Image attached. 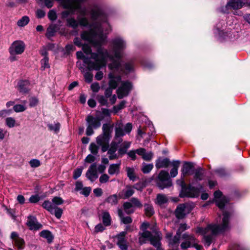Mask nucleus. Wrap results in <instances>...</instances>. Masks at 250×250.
<instances>
[{
    "label": "nucleus",
    "mask_w": 250,
    "mask_h": 250,
    "mask_svg": "<svg viewBox=\"0 0 250 250\" xmlns=\"http://www.w3.org/2000/svg\"><path fill=\"white\" fill-rule=\"evenodd\" d=\"M103 133L98 136L96 142L98 145L102 147L103 152H105L109 147V142L110 138V129L107 125L104 124L103 125Z\"/></svg>",
    "instance_id": "nucleus-5"
},
{
    "label": "nucleus",
    "mask_w": 250,
    "mask_h": 250,
    "mask_svg": "<svg viewBox=\"0 0 250 250\" xmlns=\"http://www.w3.org/2000/svg\"><path fill=\"white\" fill-rule=\"evenodd\" d=\"M214 196L216 205L223 212V216L219 215L216 219V223L209 224L205 228L198 227L196 230V233L203 236L205 245L207 247L211 243L214 236L227 231L230 228V213L224 210V207L229 201L228 199L223 196L219 190L214 193Z\"/></svg>",
    "instance_id": "nucleus-2"
},
{
    "label": "nucleus",
    "mask_w": 250,
    "mask_h": 250,
    "mask_svg": "<svg viewBox=\"0 0 250 250\" xmlns=\"http://www.w3.org/2000/svg\"><path fill=\"white\" fill-rule=\"evenodd\" d=\"M189 207L185 204L179 205L175 210V215L179 219L183 218L189 212Z\"/></svg>",
    "instance_id": "nucleus-18"
},
{
    "label": "nucleus",
    "mask_w": 250,
    "mask_h": 250,
    "mask_svg": "<svg viewBox=\"0 0 250 250\" xmlns=\"http://www.w3.org/2000/svg\"><path fill=\"white\" fill-rule=\"evenodd\" d=\"M195 183L193 181L188 187H186V184L182 179L181 181V196L191 198L198 197L199 196L200 191L203 189V187L202 185H200L199 188H195L192 186Z\"/></svg>",
    "instance_id": "nucleus-6"
},
{
    "label": "nucleus",
    "mask_w": 250,
    "mask_h": 250,
    "mask_svg": "<svg viewBox=\"0 0 250 250\" xmlns=\"http://www.w3.org/2000/svg\"><path fill=\"white\" fill-rule=\"evenodd\" d=\"M29 82L28 81H20L18 83V90L23 93H26L29 90Z\"/></svg>",
    "instance_id": "nucleus-21"
},
{
    "label": "nucleus",
    "mask_w": 250,
    "mask_h": 250,
    "mask_svg": "<svg viewBox=\"0 0 250 250\" xmlns=\"http://www.w3.org/2000/svg\"><path fill=\"white\" fill-rule=\"evenodd\" d=\"M5 124L9 128H13L18 125L16 120L11 117H7L5 119Z\"/></svg>",
    "instance_id": "nucleus-32"
},
{
    "label": "nucleus",
    "mask_w": 250,
    "mask_h": 250,
    "mask_svg": "<svg viewBox=\"0 0 250 250\" xmlns=\"http://www.w3.org/2000/svg\"><path fill=\"white\" fill-rule=\"evenodd\" d=\"M104 229V226L102 224H99L96 225L95 227V232L97 233L99 232H101Z\"/></svg>",
    "instance_id": "nucleus-64"
},
{
    "label": "nucleus",
    "mask_w": 250,
    "mask_h": 250,
    "mask_svg": "<svg viewBox=\"0 0 250 250\" xmlns=\"http://www.w3.org/2000/svg\"><path fill=\"white\" fill-rule=\"evenodd\" d=\"M29 21V18L27 16H24L18 21L17 24L19 26L22 27L26 24Z\"/></svg>",
    "instance_id": "nucleus-41"
},
{
    "label": "nucleus",
    "mask_w": 250,
    "mask_h": 250,
    "mask_svg": "<svg viewBox=\"0 0 250 250\" xmlns=\"http://www.w3.org/2000/svg\"><path fill=\"white\" fill-rule=\"evenodd\" d=\"M131 145L130 142L125 141L123 142L120 148L118 150V153L121 155L125 154L126 153L127 150L129 148Z\"/></svg>",
    "instance_id": "nucleus-27"
},
{
    "label": "nucleus",
    "mask_w": 250,
    "mask_h": 250,
    "mask_svg": "<svg viewBox=\"0 0 250 250\" xmlns=\"http://www.w3.org/2000/svg\"><path fill=\"white\" fill-rule=\"evenodd\" d=\"M153 234L147 230H144L142 233L141 236L139 238L140 244L146 243V240L149 241L152 245L157 248V250H162L160 248V239L161 238V234L155 228L153 229ZM149 250H152L150 249Z\"/></svg>",
    "instance_id": "nucleus-4"
},
{
    "label": "nucleus",
    "mask_w": 250,
    "mask_h": 250,
    "mask_svg": "<svg viewBox=\"0 0 250 250\" xmlns=\"http://www.w3.org/2000/svg\"><path fill=\"white\" fill-rule=\"evenodd\" d=\"M246 2V0H229L226 5L220 9V11L223 13H228L229 8L234 10L240 9Z\"/></svg>",
    "instance_id": "nucleus-12"
},
{
    "label": "nucleus",
    "mask_w": 250,
    "mask_h": 250,
    "mask_svg": "<svg viewBox=\"0 0 250 250\" xmlns=\"http://www.w3.org/2000/svg\"><path fill=\"white\" fill-rule=\"evenodd\" d=\"M180 161H173L171 162V165L173 168L171 169L170 173L171 177H175L178 174V169L180 165Z\"/></svg>",
    "instance_id": "nucleus-25"
},
{
    "label": "nucleus",
    "mask_w": 250,
    "mask_h": 250,
    "mask_svg": "<svg viewBox=\"0 0 250 250\" xmlns=\"http://www.w3.org/2000/svg\"><path fill=\"white\" fill-rule=\"evenodd\" d=\"M194 167L193 164L190 162H185L183 166L182 169V175L183 177L187 175L190 174V172L192 170Z\"/></svg>",
    "instance_id": "nucleus-23"
},
{
    "label": "nucleus",
    "mask_w": 250,
    "mask_h": 250,
    "mask_svg": "<svg viewBox=\"0 0 250 250\" xmlns=\"http://www.w3.org/2000/svg\"><path fill=\"white\" fill-rule=\"evenodd\" d=\"M134 192L133 187L127 186L125 189L123 190L122 194H123V197L124 198H126L132 196Z\"/></svg>",
    "instance_id": "nucleus-30"
},
{
    "label": "nucleus",
    "mask_w": 250,
    "mask_h": 250,
    "mask_svg": "<svg viewBox=\"0 0 250 250\" xmlns=\"http://www.w3.org/2000/svg\"><path fill=\"white\" fill-rule=\"evenodd\" d=\"M86 177L91 182L94 181L98 177L97 166L95 164H92L86 173Z\"/></svg>",
    "instance_id": "nucleus-16"
},
{
    "label": "nucleus",
    "mask_w": 250,
    "mask_h": 250,
    "mask_svg": "<svg viewBox=\"0 0 250 250\" xmlns=\"http://www.w3.org/2000/svg\"><path fill=\"white\" fill-rule=\"evenodd\" d=\"M25 47V44L22 41H15L9 48V52L11 55L21 54L24 52Z\"/></svg>",
    "instance_id": "nucleus-13"
},
{
    "label": "nucleus",
    "mask_w": 250,
    "mask_h": 250,
    "mask_svg": "<svg viewBox=\"0 0 250 250\" xmlns=\"http://www.w3.org/2000/svg\"><path fill=\"white\" fill-rule=\"evenodd\" d=\"M90 87L92 91L95 93L98 92L100 89V85L99 83L97 82L92 83Z\"/></svg>",
    "instance_id": "nucleus-53"
},
{
    "label": "nucleus",
    "mask_w": 250,
    "mask_h": 250,
    "mask_svg": "<svg viewBox=\"0 0 250 250\" xmlns=\"http://www.w3.org/2000/svg\"><path fill=\"white\" fill-rule=\"evenodd\" d=\"M157 185L161 189L170 187L171 181L168 178V173L165 170H162L157 179Z\"/></svg>",
    "instance_id": "nucleus-10"
},
{
    "label": "nucleus",
    "mask_w": 250,
    "mask_h": 250,
    "mask_svg": "<svg viewBox=\"0 0 250 250\" xmlns=\"http://www.w3.org/2000/svg\"><path fill=\"white\" fill-rule=\"evenodd\" d=\"M109 179V176L106 174H102L99 178V181L101 183H105L107 182Z\"/></svg>",
    "instance_id": "nucleus-57"
},
{
    "label": "nucleus",
    "mask_w": 250,
    "mask_h": 250,
    "mask_svg": "<svg viewBox=\"0 0 250 250\" xmlns=\"http://www.w3.org/2000/svg\"><path fill=\"white\" fill-rule=\"evenodd\" d=\"M117 90V94L119 99H122L127 96L132 88V83L128 81H122L119 82Z\"/></svg>",
    "instance_id": "nucleus-9"
},
{
    "label": "nucleus",
    "mask_w": 250,
    "mask_h": 250,
    "mask_svg": "<svg viewBox=\"0 0 250 250\" xmlns=\"http://www.w3.org/2000/svg\"><path fill=\"white\" fill-rule=\"evenodd\" d=\"M124 208L127 214L133 213L134 211L133 207L130 202H125L124 204Z\"/></svg>",
    "instance_id": "nucleus-37"
},
{
    "label": "nucleus",
    "mask_w": 250,
    "mask_h": 250,
    "mask_svg": "<svg viewBox=\"0 0 250 250\" xmlns=\"http://www.w3.org/2000/svg\"><path fill=\"white\" fill-rule=\"evenodd\" d=\"M120 164L110 165L108 170V173L110 175L118 174L120 170Z\"/></svg>",
    "instance_id": "nucleus-28"
},
{
    "label": "nucleus",
    "mask_w": 250,
    "mask_h": 250,
    "mask_svg": "<svg viewBox=\"0 0 250 250\" xmlns=\"http://www.w3.org/2000/svg\"><path fill=\"white\" fill-rule=\"evenodd\" d=\"M10 238L14 243V245L19 250H22L24 248L25 242L24 240L20 237L18 234L15 231L11 233Z\"/></svg>",
    "instance_id": "nucleus-15"
},
{
    "label": "nucleus",
    "mask_w": 250,
    "mask_h": 250,
    "mask_svg": "<svg viewBox=\"0 0 250 250\" xmlns=\"http://www.w3.org/2000/svg\"><path fill=\"white\" fill-rule=\"evenodd\" d=\"M203 172L202 169H199L195 171L194 177L195 181H201L203 179Z\"/></svg>",
    "instance_id": "nucleus-43"
},
{
    "label": "nucleus",
    "mask_w": 250,
    "mask_h": 250,
    "mask_svg": "<svg viewBox=\"0 0 250 250\" xmlns=\"http://www.w3.org/2000/svg\"><path fill=\"white\" fill-rule=\"evenodd\" d=\"M169 161L167 158H159L156 163L155 166L157 168L167 167L169 164Z\"/></svg>",
    "instance_id": "nucleus-24"
},
{
    "label": "nucleus",
    "mask_w": 250,
    "mask_h": 250,
    "mask_svg": "<svg viewBox=\"0 0 250 250\" xmlns=\"http://www.w3.org/2000/svg\"><path fill=\"white\" fill-rule=\"evenodd\" d=\"M29 164L32 167H37L41 165L40 161L38 159H32L29 162Z\"/></svg>",
    "instance_id": "nucleus-54"
},
{
    "label": "nucleus",
    "mask_w": 250,
    "mask_h": 250,
    "mask_svg": "<svg viewBox=\"0 0 250 250\" xmlns=\"http://www.w3.org/2000/svg\"><path fill=\"white\" fill-rule=\"evenodd\" d=\"M184 241L181 244V247L183 249H186L190 247H195L197 250H202V246L197 245L195 237L192 235L184 233L182 235Z\"/></svg>",
    "instance_id": "nucleus-8"
},
{
    "label": "nucleus",
    "mask_w": 250,
    "mask_h": 250,
    "mask_svg": "<svg viewBox=\"0 0 250 250\" xmlns=\"http://www.w3.org/2000/svg\"><path fill=\"white\" fill-rule=\"evenodd\" d=\"M85 0H62V7L66 10L62 12V18L66 19L67 24L73 28H76L79 24L88 28V30L81 33V37L95 48L96 52H92L89 45H84L83 52L90 56L85 57L82 51L77 52V56L78 59H83L89 70H99L106 66L108 61L121 59L126 42L122 38L118 37L110 42L111 50L102 47L107 42V34L111 30L107 15L100 4L94 3L89 6L90 18L88 21L85 17V9L81 6V3Z\"/></svg>",
    "instance_id": "nucleus-1"
},
{
    "label": "nucleus",
    "mask_w": 250,
    "mask_h": 250,
    "mask_svg": "<svg viewBox=\"0 0 250 250\" xmlns=\"http://www.w3.org/2000/svg\"><path fill=\"white\" fill-rule=\"evenodd\" d=\"M127 176L132 181H134L135 179V176L134 174V169L132 168L127 167L126 168Z\"/></svg>",
    "instance_id": "nucleus-49"
},
{
    "label": "nucleus",
    "mask_w": 250,
    "mask_h": 250,
    "mask_svg": "<svg viewBox=\"0 0 250 250\" xmlns=\"http://www.w3.org/2000/svg\"><path fill=\"white\" fill-rule=\"evenodd\" d=\"M166 237L168 239L169 244L171 245H178L179 243L180 234L177 233L173 237H172V234L170 233H167L166 234Z\"/></svg>",
    "instance_id": "nucleus-22"
},
{
    "label": "nucleus",
    "mask_w": 250,
    "mask_h": 250,
    "mask_svg": "<svg viewBox=\"0 0 250 250\" xmlns=\"http://www.w3.org/2000/svg\"><path fill=\"white\" fill-rule=\"evenodd\" d=\"M125 134L124 130L122 126H117L115 129V138L114 141L118 142L120 139H122L121 137L125 135Z\"/></svg>",
    "instance_id": "nucleus-29"
},
{
    "label": "nucleus",
    "mask_w": 250,
    "mask_h": 250,
    "mask_svg": "<svg viewBox=\"0 0 250 250\" xmlns=\"http://www.w3.org/2000/svg\"><path fill=\"white\" fill-rule=\"evenodd\" d=\"M40 236L46 239L48 243L52 241L53 236L50 231L46 230H43L40 232Z\"/></svg>",
    "instance_id": "nucleus-31"
},
{
    "label": "nucleus",
    "mask_w": 250,
    "mask_h": 250,
    "mask_svg": "<svg viewBox=\"0 0 250 250\" xmlns=\"http://www.w3.org/2000/svg\"><path fill=\"white\" fill-rule=\"evenodd\" d=\"M13 112L12 109H2L0 110V118H5L10 115Z\"/></svg>",
    "instance_id": "nucleus-45"
},
{
    "label": "nucleus",
    "mask_w": 250,
    "mask_h": 250,
    "mask_svg": "<svg viewBox=\"0 0 250 250\" xmlns=\"http://www.w3.org/2000/svg\"><path fill=\"white\" fill-rule=\"evenodd\" d=\"M74 43L75 44V45H76V46H78V47H82V48L83 47V46L84 45H87V44H83V42H82V38H81V39L78 38V37H76L74 39Z\"/></svg>",
    "instance_id": "nucleus-52"
},
{
    "label": "nucleus",
    "mask_w": 250,
    "mask_h": 250,
    "mask_svg": "<svg viewBox=\"0 0 250 250\" xmlns=\"http://www.w3.org/2000/svg\"><path fill=\"white\" fill-rule=\"evenodd\" d=\"M110 72L108 74L109 87L105 91V96L108 98L111 96L112 90L118 87V83L121 81L120 74H127L134 70V64L132 61L127 62L121 64L120 60L115 59L108 65Z\"/></svg>",
    "instance_id": "nucleus-3"
},
{
    "label": "nucleus",
    "mask_w": 250,
    "mask_h": 250,
    "mask_svg": "<svg viewBox=\"0 0 250 250\" xmlns=\"http://www.w3.org/2000/svg\"><path fill=\"white\" fill-rule=\"evenodd\" d=\"M103 222L104 226H108L111 223V217L107 212H104L102 215Z\"/></svg>",
    "instance_id": "nucleus-34"
},
{
    "label": "nucleus",
    "mask_w": 250,
    "mask_h": 250,
    "mask_svg": "<svg viewBox=\"0 0 250 250\" xmlns=\"http://www.w3.org/2000/svg\"><path fill=\"white\" fill-rule=\"evenodd\" d=\"M26 106L23 104H16L13 106V110L16 112H21L26 109Z\"/></svg>",
    "instance_id": "nucleus-42"
},
{
    "label": "nucleus",
    "mask_w": 250,
    "mask_h": 250,
    "mask_svg": "<svg viewBox=\"0 0 250 250\" xmlns=\"http://www.w3.org/2000/svg\"><path fill=\"white\" fill-rule=\"evenodd\" d=\"M107 201L111 204H116L118 201V197L116 194L112 195L107 199Z\"/></svg>",
    "instance_id": "nucleus-51"
},
{
    "label": "nucleus",
    "mask_w": 250,
    "mask_h": 250,
    "mask_svg": "<svg viewBox=\"0 0 250 250\" xmlns=\"http://www.w3.org/2000/svg\"><path fill=\"white\" fill-rule=\"evenodd\" d=\"M136 153L139 155L141 156L144 160L147 161H150L153 157V154L151 152H146V149L143 148L136 149Z\"/></svg>",
    "instance_id": "nucleus-20"
},
{
    "label": "nucleus",
    "mask_w": 250,
    "mask_h": 250,
    "mask_svg": "<svg viewBox=\"0 0 250 250\" xmlns=\"http://www.w3.org/2000/svg\"><path fill=\"white\" fill-rule=\"evenodd\" d=\"M26 224L31 230H38L42 227V225L38 223L37 219L32 216L28 217Z\"/></svg>",
    "instance_id": "nucleus-19"
},
{
    "label": "nucleus",
    "mask_w": 250,
    "mask_h": 250,
    "mask_svg": "<svg viewBox=\"0 0 250 250\" xmlns=\"http://www.w3.org/2000/svg\"><path fill=\"white\" fill-rule=\"evenodd\" d=\"M125 103V101H123L118 105L114 106L113 107V112L115 113H117L120 110L124 108Z\"/></svg>",
    "instance_id": "nucleus-48"
},
{
    "label": "nucleus",
    "mask_w": 250,
    "mask_h": 250,
    "mask_svg": "<svg viewBox=\"0 0 250 250\" xmlns=\"http://www.w3.org/2000/svg\"><path fill=\"white\" fill-rule=\"evenodd\" d=\"M106 97H104L103 95H97L96 99L98 102L102 105H105L106 104L107 101Z\"/></svg>",
    "instance_id": "nucleus-47"
},
{
    "label": "nucleus",
    "mask_w": 250,
    "mask_h": 250,
    "mask_svg": "<svg viewBox=\"0 0 250 250\" xmlns=\"http://www.w3.org/2000/svg\"><path fill=\"white\" fill-rule=\"evenodd\" d=\"M91 191V188L89 187H85L83 188L81 191L80 192V193L84 195L85 196H87Z\"/></svg>",
    "instance_id": "nucleus-62"
},
{
    "label": "nucleus",
    "mask_w": 250,
    "mask_h": 250,
    "mask_svg": "<svg viewBox=\"0 0 250 250\" xmlns=\"http://www.w3.org/2000/svg\"><path fill=\"white\" fill-rule=\"evenodd\" d=\"M36 16L39 19L43 18L45 15V12L42 9H39L36 12Z\"/></svg>",
    "instance_id": "nucleus-61"
},
{
    "label": "nucleus",
    "mask_w": 250,
    "mask_h": 250,
    "mask_svg": "<svg viewBox=\"0 0 250 250\" xmlns=\"http://www.w3.org/2000/svg\"><path fill=\"white\" fill-rule=\"evenodd\" d=\"M57 30V26L56 25H50L47 29L46 36L49 38L52 37L55 34Z\"/></svg>",
    "instance_id": "nucleus-35"
},
{
    "label": "nucleus",
    "mask_w": 250,
    "mask_h": 250,
    "mask_svg": "<svg viewBox=\"0 0 250 250\" xmlns=\"http://www.w3.org/2000/svg\"><path fill=\"white\" fill-rule=\"evenodd\" d=\"M118 215L121 220L122 222L125 224H128L132 222V219L129 216L125 217L123 212V211L119 209H118Z\"/></svg>",
    "instance_id": "nucleus-33"
},
{
    "label": "nucleus",
    "mask_w": 250,
    "mask_h": 250,
    "mask_svg": "<svg viewBox=\"0 0 250 250\" xmlns=\"http://www.w3.org/2000/svg\"><path fill=\"white\" fill-rule=\"evenodd\" d=\"M103 119L104 117H94L91 115L87 116L86 118L87 122L86 134L88 136L92 135L94 133L93 129H96L101 126V121Z\"/></svg>",
    "instance_id": "nucleus-7"
},
{
    "label": "nucleus",
    "mask_w": 250,
    "mask_h": 250,
    "mask_svg": "<svg viewBox=\"0 0 250 250\" xmlns=\"http://www.w3.org/2000/svg\"><path fill=\"white\" fill-rule=\"evenodd\" d=\"M122 141V139H120L118 142L114 141L111 143L110 147L108 151L109 158L110 160L115 159L118 158L116 152L118 148V144H120Z\"/></svg>",
    "instance_id": "nucleus-17"
},
{
    "label": "nucleus",
    "mask_w": 250,
    "mask_h": 250,
    "mask_svg": "<svg viewBox=\"0 0 250 250\" xmlns=\"http://www.w3.org/2000/svg\"><path fill=\"white\" fill-rule=\"evenodd\" d=\"M83 169L81 168H78L74 171L73 177L75 179L78 178L82 174Z\"/></svg>",
    "instance_id": "nucleus-59"
},
{
    "label": "nucleus",
    "mask_w": 250,
    "mask_h": 250,
    "mask_svg": "<svg viewBox=\"0 0 250 250\" xmlns=\"http://www.w3.org/2000/svg\"><path fill=\"white\" fill-rule=\"evenodd\" d=\"M48 17L51 21L56 20L57 17L56 11L54 10H50L48 13Z\"/></svg>",
    "instance_id": "nucleus-50"
},
{
    "label": "nucleus",
    "mask_w": 250,
    "mask_h": 250,
    "mask_svg": "<svg viewBox=\"0 0 250 250\" xmlns=\"http://www.w3.org/2000/svg\"><path fill=\"white\" fill-rule=\"evenodd\" d=\"M48 127L50 130L57 133L60 129V125L59 123H55L53 124H49Z\"/></svg>",
    "instance_id": "nucleus-44"
},
{
    "label": "nucleus",
    "mask_w": 250,
    "mask_h": 250,
    "mask_svg": "<svg viewBox=\"0 0 250 250\" xmlns=\"http://www.w3.org/2000/svg\"><path fill=\"white\" fill-rule=\"evenodd\" d=\"M214 33L217 39L221 42L226 40V37L229 35L228 32H224L223 30H220L218 28L215 30Z\"/></svg>",
    "instance_id": "nucleus-26"
},
{
    "label": "nucleus",
    "mask_w": 250,
    "mask_h": 250,
    "mask_svg": "<svg viewBox=\"0 0 250 250\" xmlns=\"http://www.w3.org/2000/svg\"><path fill=\"white\" fill-rule=\"evenodd\" d=\"M167 201V196L164 194H159L157 195L156 203L159 205H162Z\"/></svg>",
    "instance_id": "nucleus-36"
},
{
    "label": "nucleus",
    "mask_w": 250,
    "mask_h": 250,
    "mask_svg": "<svg viewBox=\"0 0 250 250\" xmlns=\"http://www.w3.org/2000/svg\"><path fill=\"white\" fill-rule=\"evenodd\" d=\"M145 211L146 214L148 216H151L154 212L152 206L149 204L145 205Z\"/></svg>",
    "instance_id": "nucleus-39"
},
{
    "label": "nucleus",
    "mask_w": 250,
    "mask_h": 250,
    "mask_svg": "<svg viewBox=\"0 0 250 250\" xmlns=\"http://www.w3.org/2000/svg\"><path fill=\"white\" fill-rule=\"evenodd\" d=\"M126 232L122 231L117 235V244L122 250H127L128 248L127 242L125 237Z\"/></svg>",
    "instance_id": "nucleus-14"
},
{
    "label": "nucleus",
    "mask_w": 250,
    "mask_h": 250,
    "mask_svg": "<svg viewBox=\"0 0 250 250\" xmlns=\"http://www.w3.org/2000/svg\"><path fill=\"white\" fill-rule=\"evenodd\" d=\"M38 103V99L36 97H32L29 99V105L31 107L36 106Z\"/></svg>",
    "instance_id": "nucleus-58"
},
{
    "label": "nucleus",
    "mask_w": 250,
    "mask_h": 250,
    "mask_svg": "<svg viewBox=\"0 0 250 250\" xmlns=\"http://www.w3.org/2000/svg\"><path fill=\"white\" fill-rule=\"evenodd\" d=\"M133 207H141L142 206V204L140 203V202L136 198H133L131 200L130 202Z\"/></svg>",
    "instance_id": "nucleus-56"
},
{
    "label": "nucleus",
    "mask_w": 250,
    "mask_h": 250,
    "mask_svg": "<svg viewBox=\"0 0 250 250\" xmlns=\"http://www.w3.org/2000/svg\"><path fill=\"white\" fill-rule=\"evenodd\" d=\"M40 200V197L38 195H32L29 199V201L30 203H37Z\"/></svg>",
    "instance_id": "nucleus-63"
},
{
    "label": "nucleus",
    "mask_w": 250,
    "mask_h": 250,
    "mask_svg": "<svg viewBox=\"0 0 250 250\" xmlns=\"http://www.w3.org/2000/svg\"><path fill=\"white\" fill-rule=\"evenodd\" d=\"M63 200L60 197H55L52 199V201H45L42 204V207L48 210L51 214L59 207L57 206L63 204Z\"/></svg>",
    "instance_id": "nucleus-11"
},
{
    "label": "nucleus",
    "mask_w": 250,
    "mask_h": 250,
    "mask_svg": "<svg viewBox=\"0 0 250 250\" xmlns=\"http://www.w3.org/2000/svg\"><path fill=\"white\" fill-rule=\"evenodd\" d=\"M99 146L96 144L92 143L89 146V150L93 154L96 155L98 152Z\"/></svg>",
    "instance_id": "nucleus-46"
},
{
    "label": "nucleus",
    "mask_w": 250,
    "mask_h": 250,
    "mask_svg": "<svg viewBox=\"0 0 250 250\" xmlns=\"http://www.w3.org/2000/svg\"><path fill=\"white\" fill-rule=\"evenodd\" d=\"M62 210L60 208H56L55 210H54L53 213L55 216L58 219H60L62 215Z\"/></svg>",
    "instance_id": "nucleus-60"
},
{
    "label": "nucleus",
    "mask_w": 250,
    "mask_h": 250,
    "mask_svg": "<svg viewBox=\"0 0 250 250\" xmlns=\"http://www.w3.org/2000/svg\"><path fill=\"white\" fill-rule=\"evenodd\" d=\"M153 165L152 164H146L143 163L142 170L144 173H149L153 168Z\"/></svg>",
    "instance_id": "nucleus-40"
},
{
    "label": "nucleus",
    "mask_w": 250,
    "mask_h": 250,
    "mask_svg": "<svg viewBox=\"0 0 250 250\" xmlns=\"http://www.w3.org/2000/svg\"><path fill=\"white\" fill-rule=\"evenodd\" d=\"M41 69L42 70L50 67V65L49 64V59L47 56H45L42 59L41 61Z\"/></svg>",
    "instance_id": "nucleus-38"
},
{
    "label": "nucleus",
    "mask_w": 250,
    "mask_h": 250,
    "mask_svg": "<svg viewBox=\"0 0 250 250\" xmlns=\"http://www.w3.org/2000/svg\"><path fill=\"white\" fill-rule=\"evenodd\" d=\"M85 81L89 83H90L93 78V75L90 72H86L84 74Z\"/></svg>",
    "instance_id": "nucleus-55"
}]
</instances>
